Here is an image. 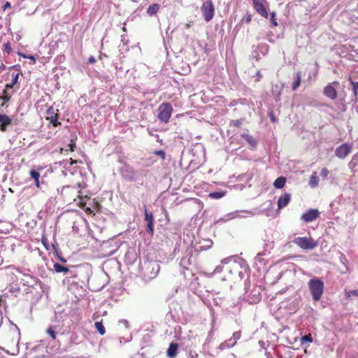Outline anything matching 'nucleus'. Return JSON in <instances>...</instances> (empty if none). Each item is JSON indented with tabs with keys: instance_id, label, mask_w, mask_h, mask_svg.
<instances>
[{
	"instance_id": "1",
	"label": "nucleus",
	"mask_w": 358,
	"mask_h": 358,
	"mask_svg": "<svg viewBox=\"0 0 358 358\" xmlns=\"http://www.w3.org/2000/svg\"><path fill=\"white\" fill-rule=\"evenodd\" d=\"M248 284L250 285V282H248ZM243 298L250 304L259 303L262 299L261 287L254 285L252 289H250V287H248V282L245 281Z\"/></svg>"
},
{
	"instance_id": "2",
	"label": "nucleus",
	"mask_w": 358,
	"mask_h": 358,
	"mask_svg": "<svg viewBox=\"0 0 358 358\" xmlns=\"http://www.w3.org/2000/svg\"><path fill=\"white\" fill-rule=\"evenodd\" d=\"M173 112L172 105L169 103H162L158 108L157 118L164 123H168Z\"/></svg>"
},
{
	"instance_id": "3",
	"label": "nucleus",
	"mask_w": 358,
	"mask_h": 358,
	"mask_svg": "<svg viewBox=\"0 0 358 358\" xmlns=\"http://www.w3.org/2000/svg\"><path fill=\"white\" fill-rule=\"evenodd\" d=\"M299 308V300L298 299H291L287 301H281L279 310L284 311L285 314H293L296 313Z\"/></svg>"
},
{
	"instance_id": "4",
	"label": "nucleus",
	"mask_w": 358,
	"mask_h": 358,
	"mask_svg": "<svg viewBox=\"0 0 358 358\" xmlns=\"http://www.w3.org/2000/svg\"><path fill=\"white\" fill-rule=\"evenodd\" d=\"M120 173L122 178L129 182L136 181L139 177L138 171L127 164L120 168Z\"/></svg>"
},
{
	"instance_id": "5",
	"label": "nucleus",
	"mask_w": 358,
	"mask_h": 358,
	"mask_svg": "<svg viewBox=\"0 0 358 358\" xmlns=\"http://www.w3.org/2000/svg\"><path fill=\"white\" fill-rule=\"evenodd\" d=\"M143 273L149 278L156 277L159 271V265L156 262H145L143 266Z\"/></svg>"
},
{
	"instance_id": "6",
	"label": "nucleus",
	"mask_w": 358,
	"mask_h": 358,
	"mask_svg": "<svg viewBox=\"0 0 358 358\" xmlns=\"http://www.w3.org/2000/svg\"><path fill=\"white\" fill-rule=\"evenodd\" d=\"M201 10L204 20L206 22L211 20L215 15V8L211 0H208L203 3Z\"/></svg>"
},
{
	"instance_id": "7",
	"label": "nucleus",
	"mask_w": 358,
	"mask_h": 358,
	"mask_svg": "<svg viewBox=\"0 0 358 358\" xmlns=\"http://www.w3.org/2000/svg\"><path fill=\"white\" fill-rule=\"evenodd\" d=\"M352 150V143H343L336 148L335 156L339 159H345Z\"/></svg>"
},
{
	"instance_id": "8",
	"label": "nucleus",
	"mask_w": 358,
	"mask_h": 358,
	"mask_svg": "<svg viewBox=\"0 0 358 358\" xmlns=\"http://www.w3.org/2000/svg\"><path fill=\"white\" fill-rule=\"evenodd\" d=\"M292 242L303 250L313 248V241L310 238L297 237L295 238Z\"/></svg>"
},
{
	"instance_id": "9",
	"label": "nucleus",
	"mask_w": 358,
	"mask_h": 358,
	"mask_svg": "<svg viewBox=\"0 0 358 358\" xmlns=\"http://www.w3.org/2000/svg\"><path fill=\"white\" fill-rule=\"evenodd\" d=\"M253 7L255 10L262 17L267 18L268 12L266 8V0H252Z\"/></svg>"
},
{
	"instance_id": "10",
	"label": "nucleus",
	"mask_w": 358,
	"mask_h": 358,
	"mask_svg": "<svg viewBox=\"0 0 358 358\" xmlns=\"http://www.w3.org/2000/svg\"><path fill=\"white\" fill-rule=\"evenodd\" d=\"M58 109L51 106L47 110L48 117L46 120H49L54 127H57L61 124L58 121Z\"/></svg>"
},
{
	"instance_id": "11",
	"label": "nucleus",
	"mask_w": 358,
	"mask_h": 358,
	"mask_svg": "<svg viewBox=\"0 0 358 358\" xmlns=\"http://www.w3.org/2000/svg\"><path fill=\"white\" fill-rule=\"evenodd\" d=\"M213 242L210 238H203L196 242L194 250L197 252H201L210 249L213 246Z\"/></svg>"
},
{
	"instance_id": "12",
	"label": "nucleus",
	"mask_w": 358,
	"mask_h": 358,
	"mask_svg": "<svg viewBox=\"0 0 358 358\" xmlns=\"http://www.w3.org/2000/svg\"><path fill=\"white\" fill-rule=\"evenodd\" d=\"M145 221L146 222L145 231L150 235L154 232V217L151 212H149L145 207Z\"/></svg>"
},
{
	"instance_id": "13",
	"label": "nucleus",
	"mask_w": 358,
	"mask_h": 358,
	"mask_svg": "<svg viewBox=\"0 0 358 358\" xmlns=\"http://www.w3.org/2000/svg\"><path fill=\"white\" fill-rule=\"evenodd\" d=\"M192 256L190 252H187L180 259V266L182 269L181 272H182L184 275H185V270H188V266L192 264Z\"/></svg>"
},
{
	"instance_id": "14",
	"label": "nucleus",
	"mask_w": 358,
	"mask_h": 358,
	"mask_svg": "<svg viewBox=\"0 0 358 358\" xmlns=\"http://www.w3.org/2000/svg\"><path fill=\"white\" fill-rule=\"evenodd\" d=\"M70 162L66 161L64 164V170L62 171V173L66 176L68 175V173L71 175H74L78 171L76 167H73V164H77V161L72 159H70Z\"/></svg>"
},
{
	"instance_id": "15",
	"label": "nucleus",
	"mask_w": 358,
	"mask_h": 358,
	"mask_svg": "<svg viewBox=\"0 0 358 358\" xmlns=\"http://www.w3.org/2000/svg\"><path fill=\"white\" fill-rule=\"evenodd\" d=\"M324 292V282L319 278H315V301H319Z\"/></svg>"
},
{
	"instance_id": "16",
	"label": "nucleus",
	"mask_w": 358,
	"mask_h": 358,
	"mask_svg": "<svg viewBox=\"0 0 358 358\" xmlns=\"http://www.w3.org/2000/svg\"><path fill=\"white\" fill-rule=\"evenodd\" d=\"M13 119L4 114H0V131H6L7 127L12 124Z\"/></svg>"
},
{
	"instance_id": "17",
	"label": "nucleus",
	"mask_w": 358,
	"mask_h": 358,
	"mask_svg": "<svg viewBox=\"0 0 358 358\" xmlns=\"http://www.w3.org/2000/svg\"><path fill=\"white\" fill-rule=\"evenodd\" d=\"M291 200V194L285 193L281 195L278 200V206L279 209L283 208L288 205Z\"/></svg>"
},
{
	"instance_id": "18",
	"label": "nucleus",
	"mask_w": 358,
	"mask_h": 358,
	"mask_svg": "<svg viewBox=\"0 0 358 358\" xmlns=\"http://www.w3.org/2000/svg\"><path fill=\"white\" fill-rule=\"evenodd\" d=\"M324 94L328 98L334 100L337 97V92L332 86V84H329L324 88Z\"/></svg>"
},
{
	"instance_id": "19",
	"label": "nucleus",
	"mask_w": 358,
	"mask_h": 358,
	"mask_svg": "<svg viewBox=\"0 0 358 358\" xmlns=\"http://www.w3.org/2000/svg\"><path fill=\"white\" fill-rule=\"evenodd\" d=\"M283 89L282 84H274L271 87V93L276 101H280L281 92Z\"/></svg>"
},
{
	"instance_id": "20",
	"label": "nucleus",
	"mask_w": 358,
	"mask_h": 358,
	"mask_svg": "<svg viewBox=\"0 0 358 358\" xmlns=\"http://www.w3.org/2000/svg\"><path fill=\"white\" fill-rule=\"evenodd\" d=\"M178 345L176 343H171L166 351L167 357L174 358L178 353Z\"/></svg>"
},
{
	"instance_id": "21",
	"label": "nucleus",
	"mask_w": 358,
	"mask_h": 358,
	"mask_svg": "<svg viewBox=\"0 0 358 358\" xmlns=\"http://www.w3.org/2000/svg\"><path fill=\"white\" fill-rule=\"evenodd\" d=\"M26 279H23L24 282H26L28 286L31 287H34L38 284L41 283V281L36 277L32 275H25Z\"/></svg>"
},
{
	"instance_id": "22",
	"label": "nucleus",
	"mask_w": 358,
	"mask_h": 358,
	"mask_svg": "<svg viewBox=\"0 0 358 358\" xmlns=\"http://www.w3.org/2000/svg\"><path fill=\"white\" fill-rule=\"evenodd\" d=\"M241 136L248 142L252 149H255L256 148L257 141L252 136L248 134L243 133L241 134Z\"/></svg>"
},
{
	"instance_id": "23",
	"label": "nucleus",
	"mask_w": 358,
	"mask_h": 358,
	"mask_svg": "<svg viewBox=\"0 0 358 358\" xmlns=\"http://www.w3.org/2000/svg\"><path fill=\"white\" fill-rule=\"evenodd\" d=\"M236 344V341H233L232 339L230 338L229 339L220 343L218 348L220 350H224L234 347Z\"/></svg>"
},
{
	"instance_id": "24",
	"label": "nucleus",
	"mask_w": 358,
	"mask_h": 358,
	"mask_svg": "<svg viewBox=\"0 0 358 358\" xmlns=\"http://www.w3.org/2000/svg\"><path fill=\"white\" fill-rule=\"evenodd\" d=\"M301 220L305 222H309L313 220V208H309L307 212L303 213Z\"/></svg>"
},
{
	"instance_id": "25",
	"label": "nucleus",
	"mask_w": 358,
	"mask_h": 358,
	"mask_svg": "<svg viewBox=\"0 0 358 358\" xmlns=\"http://www.w3.org/2000/svg\"><path fill=\"white\" fill-rule=\"evenodd\" d=\"M273 248V243H269L265 244L264 249L262 252H259L257 253L256 259L259 261H261V257L264 255H266L270 253V250Z\"/></svg>"
},
{
	"instance_id": "26",
	"label": "nucleus",
	"mask_w": 358,
	"mask_h": 358,
	"mask_svg": "<svg viewBox=\"0 0 358 358\" xmlns=\"http://www.w3.org/2000/svg\"><path fill=\"white\" fill-rule=\"evenodd\" d=\"M54 270L57 273H64V274H65V275H67L70 272L69 268H67L62 264H59L58 263H55L54 264Z\"/></svg>"
},
{
	"instance_id": "27",
	"label": "nucleus",
	"mask_w": 358,
	"mask_h": 358,
	"mask_svg": "<svg viewBox=\"0 0 358 358\" xmlns=\"http://www.w3.org/2000/svg\"><path fill=\"white\" fill-rule=\"evenodd\" d=\"M294 81L292 83V89L296 90L300 85L301 81V77L300 72H296L294 76Z\"/></svg>"
},
{
	"instance_id": "28",
	"label": "nucleus",
	"mask_w": 358,
	"mask_h": 358,
	"mask_svg": "<svg viewBox=\"0 0 358 358\" xmlns=\"http://www.w3.org/2000/svg\"><path fill=\"white\" fill-rule=\"evenodd\" d=\"M159 8L160 6L158 3H152L150 5L149 7L148 8L147 13L149 15L152 16L159 11Z\"/></svg>"
},
{
	"instance_id": "29",
	"label": "nucleus",
	"mask_w": 358,
	"mask_h": 358,
	"mask_svg": "<svg viewBox=\"0 0 358 358\" xmlns=\"http://www.w3.org/2000/svg\"><path fill=\"white\" fill-rule=\"evenodd\" d=\"M286 182L285 178L280 176L278 177L273 182V186L276 189H281L284 187Z\"/></svg>"
},
{
	"instance_id": "30",
	"label": "nucleus",
	"mask_w": 358,
	"mask_h": 358,
	"mask_svg": "<svg viewBox=\"0 0 358 358\" xmlns=\"http://www.w3.org/2000/svg\"><path fill=\"white\" fill-rule=\"evenodd\" d=\"M57 327L56 326H50L47 330L46 333L50 336V337L55 341L57 339Z\"/></svg>"
},
{
	"instance_id": "31",
	"label": "nucleus",
	"mask_w": 358,
	"mask_h": 358,
	"mask_svg": "<svg viewBox=\"0 0 358 358\" xmlns=\"http://www.w3.org/2000/svg\"><path fill=\"white\" fill-rule=\"evenodd\" d=\"M95 328L97 331L101 334L103 335L106 333L105 327L103 324L102 321L96 322L94 324Z\"/></svg>"
},
{
	"instance_id": "32",
	"label": "nucleus",
	"mask_w": 358,
	"mask_h": 358,
	"mask_svg": "<svg viewBox=\"0 0 358 358\" xmlns=\"http://www.w3.org/2000/svg\"><path fill=\"white\" fill-rule=\"evenodd\" d=\"M225 195V192H213L209 194V197L214 199H218L223 197Z\"/></svg>"
},
{
	"instance_id": "33",
	"label": "nucleus",
	"mask_w": 358,
	"mask_h": 358,
	"mask_svg": "<svg viewBox=\"0 0 358 358\" xmlns=\"http://www.w3.org/2000/svg\"><path fill=\"white\" fill-rule=\"evenodd\" d=\"M313 342V338L311 334L305 335L302 336L301 338V343L302 345H306L307 343L310 344Z\"/></svg>"
},
{
	"instance_id": "34",
	"label": "nucleus",
	"mask_w": 358,
	"mask_h": 358,
	"mask_svg": "<svg viewBox=\"0 0 358 358\" xmlns=\"http://www.w3.org/2000/svg\"><path fill=\"white\" fill-rule=\"evenodd\" d=\"M75 147H76V143L73 139H71L70 143L67 144L65 148H62L61 150H62V152L63 151H66V152L73 151Z\"/></svg>"
},
{
	"instance_id": "35",
	"label": "nucleus",
	"mask_w": 358,
	"mask_h": 358,
	"mask_svg": "<svg viewBox=\"0 0 358 358\" xmlns=\"http://www.w3.org/2000/svg\"><path fill=\"white\" fill-rule=\"evenodd\" d=\"M232 218H233V217L231 216V214L227 215H225L224 217H221V218H220V219H218V220H215V221L214 222V224H219V223H224V222H226L227 221H228V220H231V219H232Z\"/></svg>"
},
{
	"instance_id": "36",
	"label": "nucleus",
	"mask_w": 358,
	"mask_h": 358,
	"mask_svg": "<svg viewBox=\"0 0 358 358\" xmlns=\"http://www.w3.org/2000/svg\"><path fill=\"white\" fill-rule=\"evenodd\" d=\"M350 83L352 85L353 94H354L355 97L357 98V96L358 95V82H354L350 78Z\"/></svg>"
},
{
	"instance_id": "37",
	"label": "nucleus",
	"mask_w": 358,
	"mask_h": 358,
	"mask_svg": "<svg viewBox=\"0 0 358 358\" xmlns=\"http://www.w3.org/2000/svg\"><path fill=\"white\" fill-rule=\"evenodd\" d=\"M29 175H30V177L32 179H34V180H37V179H39L40 176H41L39 172L35 169H31L29 171Z\"/></svg>"
},
{
	"instance_id": "38",
	"label": "nucleus",
	"mask_w": 358,
	"mask_h": 358,
	"mask_svg": "<svg viewBox=\"0 0 358 358\" xmlns=\"http://www.w3.org/2000/svg\"><path fill=\"white\" fill-rule=\"evenodd\" d=\"M69 189H73L74 191L76 190V189L73 187H71V186H69V185H67V186H64L62 189V191H61V194L62 196H63L64 197L66 196V194H67V192L69 190Z\"/></svg>"
},
{
	"instance_id": "39",
	"label": "nucleus",
	"mask_w": 358,
	"mask_h": 358,
	"mask_svg": "<svg viewBox=\"0 0 358 358\" xmlns=\"http://www.w3.org/2000/svg\"><path fill=\"white\" fill-rule=\"evenodd\" d=\"M34 182H35L36 186L38 189H41L42 191H45V187H46L47 185H46L45 183H44L43 181L40 182L39 179H37V180H34Z\"/></svg>"
},
{
	"instance_id": "40",
	"label": "nucleus",
	"mask_w": 358,
	"mask_h": 358,
	"mask_svg": "<svg viewBox=\"0 0 358 358\" xmlns=\"http://www.w3.org/2000/svg\"><path fill=\"white\" fill-rule=\"evenodd\" d=\"M346 298L349 299L352 296H358V289L350 290L345 292Z\"/></svg>"
},
{
	"instance_id": "41",
	"label": "nucleus",
	"mask_w": 358,
	"mask_h": 358,
	"mask_svg": "<svg viewBox=\"0 0 358 358\" xmlns=\"http://www.w3.org/2000/svg\"><path fill=\"white\" fill-rule=\"evenodd\" d=\"M11 96L7 94L6 90H3V96H0V99H3V102L1 104V106L5 105V102L8 101L10 99Z\"/></svg>"
},
{
	"instance_id": "42",
	"label": "nucleus",
	"mask_w": 358,
	"mask_h": 358,
	"mask_svg": "<svg viewBox=\"0 0 358 358\" xmlns=\"http://www.w3.org/2000/svg\"><path fill=\"white\" fill-rule=\"evenodd\" d=\"M241 331L239 330V331L234 332L232 337L231 338L232 339L233 341L237 342V341L239 340L241 338Z\"/></svg>"
},
{
	"instance_id": "43",
	"label": "nucleus",
	"mask_w": 358,
	"mask_h": 358,
	"mask_svg": "<svg viewBox=\"0 0 358 358\" xmlns=\"http://www.w3.org/2000/svg\"><path fill=\"white\" fill-rule=\"evenodd\" d=\"M3 51L9 55L12 52V48L10 42H7L3 45Z\"/></svg>"
},
{
	"instance_id": "44",
	"label": "nucleus",
	"mask_w": 358,
	"mask_h": 358,
	"mask_svg": "<svg viewBox=\"0 0 358 358\" xmlns=\"http://www.w3.org/2000/svg\"><path fill=\"white\" fill-rule=\"evenodd\" d=\"M270 22L275 27L278 25L277 19L275 17V13L274 12L271 13Z\"/></svg>"
},
{
	"instance_id": "45",
	"label": "nucleus",
	"mask_w": 358,
	"mask_h": 358,
	"mask_svg": "<svg viewBox=\"0 0 358 358\" xmlns=\"http://www.w3.org/2000/svg\"><path fill=\"white\" fill-rule=\"evenodd\" d=\"M243 120L241 119H238L235 120H232L230 123L231 126H234L236 127H239L242 124Z\"/></svg>"
},
{
	"instance_id": "46",
	"label": "nucleus",
	"mask_w": 358,
	"mask_h": 358,
	"mask_svg": "<svg viewBox=\"0 0 358 358\" xmlns=\"http://www.w3.org/2000/svg\"><path fill=\"white\" fill-rule=\"evenodd\" d=\"M329 173V170L327 168H323L320 172V176L323 179H326Z\"/></svg>"
},
{
	"instance_id": "47",
	"label": "nucleus",
	"mask_w": 358,
	"mask_h": 358,
	"mask_svg": "<svg viewBox=\"0 0 358 358\" xmlns=\"http://www.w3.org/2000/svg\"><path fill=\"white\" fill-rule=\"evenodd\" d=\"M268 117H269L270 120L272 122H277L278 119L275 117V116L274 115V112L273 110L269 111L268 113Z\"/></svg>"
},
{
	"instance_id": "48",
	"label": "nucleus",
	"mask_w": 358,
	"mask_h": 358,
	"mask_svg": "<svg viewBox=\"0 0 358 358\" xmlns=\"http://www.w3.org/2000/svg\"><path fill=\"white\" fill-rule=\"evenodd\" d=\"M17 54L22 57L23 58H26V59H31V60H34V62L36 61V58L34 55H27L24 53H22L20 52H18Z\"/></svg>"
},
{
	"instance_id": "49",
	"label": "nucleus",
	"mask_w": 358,
	"mask_h": 358,
	"mask_svg": "<svg viewBox=\"0 0 358 358\" xmlns=\"http://www.w3.org/2000/svg\"><path fill=\"white\" fill-rule=\"evenodd\" d=\"M156 155H158L162 159H165V157H166V153L164 150H157L154 152Z\"/></svg>"
},
{
	"instance_id": "50",
	"label": "nucleus",
	"mask_w": 358,
	"mask_h": 358,
	"mask_svg": "<svg viewBox=\"0 0 358 358\" xmlns=\"http://www.w3.org/2000/svg\"><path fill=\"white\" fill-rule=\"evenodd\" d=\"M308 287L310 289V293L311 296L313 297V278L310 279L308 282Z\"/></svg>"
},
{
	"instance_id": "51",
	"label": "nucleus",
	"mask_w": 358,
	"mask_h": 358,
	"mask_svg": "<svg viewBox=\"0 0 358 358\" xmlns=\"http://www.w3.org/2000/svg\"><path fill=\"white\" fill-rule=\"evenodd\" d=\"M18 78H19V73H16V74H13V78H12V83L13 85H16L18 82Z\"/></svg>"
},
{
	"instance_id": "52",
	"label": "nucleus",
	"mask_w": 358,
	"mask_h": 358,
	"mask_svg": "<svg viewBox=\"0 0 358 358\" xmlns=\"http://www.w3.org/2000/svg\"><path fill=\"white\" fill-rule=\"evenodd\" d=\"M223 266L222 265H218L213 271V273H219L222 271Z\"/></svg>"
},
{
	"instance_id": "53",
	"label": "nucleus",
	"mask_w": 358,
	"mask_h": 358,
	"mask_svg": "<svg viewBox=\"0 0 358 358\" xmlns=\"http://www.w3.org/2000/svg\"><path fill=\"white\" fill-rule=\"evenodd\" d=\"M119 322L122 323L127 329L129 327V322L125 319L120 320Z\"/></svg>"
},
{
	"instance_id": "54",
	"label": "nucleus",
	"mask_w": 358,
	"mask_h": 358,
	"mask_svg": "<svg viewBox=\"0 0 358 358\" xmlns=\"http://www.w3.org/2000/svg\"><path fill=\"white\" fill-rule=\"evenodd\" d=\"M308 185L313 188V173L310 176Z\"/></svg>"
},
{
	"instance_id": "55",
	"label": "nucleus",
	"mask_w": 358,
	"mask_h": 358,
	"mask_svg": "<svg viewBox=\"0 0 358 358\" xmlns=\"http://www.w3.org/2000/svg\"><path fill=\"white\" fill-rule=\"evenodd\" d=\"M16 69V70H17V71H20V65H19V64H15V65H13V66H12L8 67V69H9V70H10V69Z\"/></svg>"
},
{
	"instance_id": "56",
	"label": "nucleus",
	"mask_w": 358,
	"mask_h": 358,
	"mask_svg": "<svg viewBox=\"0 0 358 358\" xmlns=\"http://www.w3.org/2000/svg\"><path fill=\"white\" fill-rule=\"evenodd\" d=\"M95 62H96V59L94 58V57L91 56V57H89V59H88V63H90V64H94V63H95Z\"/></svg>"
},
{
	"instance_id": "57",
	"label": "nucleus",
	"mask_w": 358,
	"mask_h": 358,
	"mask_svg": "<svg viewBox=\"0 0 358 358\" xmlns=\"http://www.w3.org/2000/svg\"><path fill=\"white\" fill-rule=\"evenodd\" d=\"M10 6H11L10 3V2H8V1H7V2L3 5V10H6L7 8H10Z\"/></svg>"
},
{
	"instance_id": "58",
	"label": "nucleus",
	"mask_w": 358,
	"mask_h": 358,
	"mask_svg": "<svg viewBox=\"0 0 358 358\" xmlns=\"http://www.w3.org/2000/svg\"><path fill=\"white\" fill-rule=\"evenodd\" d=\"M14 85H13L12 83H8V84L6 85V88H5L4 90H6L7 92V90L12 88Z\"/></svg>"
},
{
	"instance_id": "59",
	"label": "nucleus",
	"mask_w": 358,
	"mask_h": 358,
	"mask_svg": "<svg viewBox=\"0 0 358 358\" xmlns=\"http://www.w3.org/2000/svg\"><path fill=\"white\" fill-rule=\"evenodd\" d=\"M318 182H319V178L316 176V172H315V182H314L315 187L316 186H317Z\"/></svg>"
},
{
	"instance_id": "60",
	"label": "nucleus",
	"mask_w": 358,
	"mask_h": 358,
	"mask_svg": "<svg viewBox=\"0 0 358 358\" xmlns=\"http://www.w3.org/2000/svg\"><path fill=\"white\" fill-rule=\"evenodd\" d=\"M320 215V212L318 210L315 209V220Z\"/></svg>"
},
{
	"instance_id": "61",
	"label": "nucleus",
	"mask_w": 358,
	"mask_h": 358,
	"mask_svg": "<svg viewBox=\"0 0 358 358\" xmlns=\"http://www.w3.org/2000/svg\"><path fill=\"white\" fill-rule=\"evenodd\" d=\"M257 78L256 79V81H259L262 78V75L259 71L257 73Z\"/></svg>"
},
{
	"instance_id": "62",
	"label": "nucleus",
	"mask_w": 358,
	"mask_h": 358,
	"mask_svg": "<svg viewBox=\"0 0 358 358\" xmlns=\"http://www.w3.org/2000/svg\"><path fill=\"white\" fill-rule=\"evenodd\" d=\"M6 69V66L3 63H1V65H0V71H4Z\"/></svg>"
},
{
	"instance_id": "63",
	"label": "nucleus",
	"mask_w": 358,
	"mask_h": 358,
	"mask_svg": "<svg viewBox=\"0 0 358 358\" xmlns=\"http://www.w3.org/2000/svg\"><path fill=\"white\" fill-rule=\"evenodd\" d=\"M265 355H266V358H273L271 356V355L270 354V352H266Z\"/></svg>"
},
{
	"instance_id": "64",
	"label": "nucleus",
	"mask_w": 358,
	"mask_h": 358,
	"mask_svg": "<svg viewBox=\"0 0 358 358\" xmlns=\"http://www.w3.org/2000/svg\"><path fill=\"white\" fill-rule=\"evenodd\" d=\"M190 27H191V22H187V23H186V24H185V27L186 29H189V28H190Z\"/></svg>"
}]
</instances>
